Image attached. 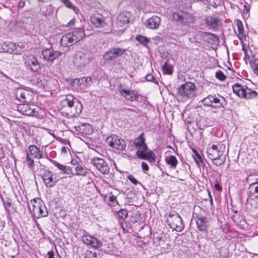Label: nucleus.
<instances>
[{
    "instance_id": "obj_34",
    "label": "nucleus",
    "mask_w": 258,
    "mask_h": 258,
    "mask_svg": "<svg viewBox=\"0 0 258 258\" xmlns=\"http://www.w3.org/2000/svg\"><path fill=\"white\" fill-rule=\"evenodd\" d=\"M75 169L76 175H77L84 176L88 173V170L80 164L77 165Z\"/></svg>"
},
{
    "instance_id": "obj_43",
    "label": "nucleus",
    "mask_w": 258,
    "mask_h": 258,
    "mask_svg": "<svg viewBox=\"0 0 258 258\" xmlns=\"http://www.w3.org/2000/svg\"><path fill=\"white\" fill-rule=\"evenodd\" d=\"M118 217L124 220L126 219L128 215V212L126 210L120 209L117 213Z\"/></svg>"
},
{
    "instance_id": "obj_54",
    "label": "nucleus",
    "mask_w": 258,
    "mask_h": 258,
    "mask_svg": "<svg viewBox=\"0 0 258 258\" xmlns=\"http://www.w3.org/2000/svg\"><path fill=\"white\" fill-rule=\"evenodd\" d=\"M78 159H73L71 160V163L74 165H80L78 164Z\"/></svg>"
},
{
    "instance_id": "obj_36",
    "label": "nucleus",
    "mask_w": 258,
    "mask_h": 258,
    "mask_svg": "<svg viewBox=\"0 0 258 258\" xmlns=\"http://www.w3.org/2000/svg\"><path fill=\"white\" fill-rule=\"evenodd\" d=\"M250 67L253 73L258 76V61L256 58H253L249 61Z\"/></svg>"
},
{
    "instance_id": "obj_15",
    "label": "nucleus",
    "mask_w": 258,
    "mask_h": 258,
    "mask_svg": "<svg viewBox=\"0 0 258 258\" xmlns=\"http://www.w3.org/2000/svg\"><path fill=\"white\" fill-rule=\"evenodd\" d=\"M91 163L103 174L106 175L109 173L110 168L103 159L93 158L91 160Z\"/></svg>"
},
{
    "instance_id": "obj_38",
    "label": "nucleus",
    "mask_w": 258,
    "mask_h": 258,
    "mask_svg": "<svg viewBox=\"0 0 258 258\" xmlns=\"http://www.w3.org/2000/svg\"><path fill=\"white\" fill-rule=\"evenodd\" d=\"M163 72L164 74L171 75L172 74V66L168 62H165L162 66Z\"/></svg>"
},
{
    "instance_id": "obj_58",
    "label": "nucleus",
    "mask_w": 258,
    "mask_h": 258,
    "mask_svg": "<svg viewBox=\"0 0 258 258\" xmlns=\"http://www.w3.org/2000/svg\"><path fill=\"white\" fill-rule=\"evenodd\" d=\"M208 195H209V198L210 199L211 205L212 206L213 205V199H212V198L210 192L209 191H208Z\"/></svg>"
},
{
    "instance_id": "obj_4",
    "label": "nucleus",
    "mask_w": 258,
    "mask_h": 258,
    "mask_svg": "<svg viewBox=\"0 0 258 258\" xmlns=\"http://www.w3.org/2000/svg\"><path fill=\"white\" fill-rule=\"evenodd\" d=\"M61 102L63 106L70 111L71 116H77L82 112V105L81 102L75 100L72 95H67Z\"/></svg>"
},
{
    "instance_id": "obj_35",
    "label": "nucleus",
    "mask_w": 258,
    "mask_h": 258,
    "mask_svg": "<svg viewBox=\"0 0 258 258\" xmlns=\"http://www.w3.org/2000/svg\"><path fill=\"white\" fill-rule=\"evenodd\" d=\"M165 161L168 165H170L171 168H175L178 163L176 158L173 155L166 157Z\"/></svg>"
},
{
    "instance_id": "obj_46",
    "label": "nucleus",
    "mask_w": 258,
    "mask_h": 258,
    "mask_svg": "<svg viewBox=\"0 0 258 258\" xmlns=\"http://www.w3.org/2000/svg\"><path fill=\"white\" fill-rule=\"evenodd\" d=\"M215 77L217 79L220 81H223L226 79L225 75L221 71L216 73Z\"/></svg>"
},
{
    "instance_id": "obj_11",
    "label": "nucleus",
    "mask_w": 258,
    "mask_h": 258,
    "mask_svg": "<svg viewBox=\"0 0 258 258\" xmlns=\"http://www.w3.org/2000/svg\"><path fill=\"white\" fill-rule=\"evenodd\" d=\"M29 209L32 211L37 218L45 217L48 215V212L45 206L41 202H37L35 199L30 201V204L28 205Z\"/></svg>"
},
{
    "instance_id": "obj_45",
    "label": "nucleus",
    "mask_w": 258,
    "mask_h": 258,
    "mask_svg": "<svg viewBox=\"0 0 258 258\" xmlns=\"http://www.w3.org/2000/svg\"><path fill=\"white\" fill-rule=\"evenodd\" d=\"M252 202L251 203V211L254 213L258 212V201L256 200H252Z\"/></svg>"
},
{
    "instance_id": "obj_22",
    "label": "nucleus",
    "mask_w": 258,
    "mask_h": 258,
    "mask_svg": "<svg viewBox=\"0 0 258 258\" xmlns=\"http://www.w3.org/2000/svg\"><path fill=\"white\" fill-rule=\"evenodd\" d=\"M130 13L128 12H123L117 17L116 24L118 27H122L127 24L129 20Z\"/></svg>"
},
{
    "instance_id": "obj_60",
    "label": "nucleus",
    "mask_w": 258,
    "mask_h": 258,
    "mask_svg": "<svg viewBox=\"0 0 258 258\" xmlns=\"http://www.w3.org/2000/svg\"><path fill=\"white\" fill-rule=\"evenodd\" d=\"M242 49L244 51L245 54L246 55L247 54V50L244 47L243 43H242Z\"/></svg>"
},
{
    "instance_id": "obj_1",
    "label": "nucleus",
    "mask_w": 258,
    "mask_h": 258,
    "mask_svg": "<svg viewBox=\"0 0 258 258\" xmlns=\"http://www.w3.org/2000/svg\"><path fill=\"white\" fill-rule=\"evenodd\" d=\"M14 95L19 101L25 102L17 106L18 110L22 114L33 116L41 118L43 117L44 111L33 104H29L33 99L34 94L31 91L23 87L17 88L14 90Z\"/></svg>"
},
{
    "instance_id": "obj_52",
    "label": "nucleus",
    "mask_w": 258,
    "mask_h": 258,
    "mask_svg": "<svg viewBox=\"0 0 258 258\" xmlns=\"http://www.w3.org/2000/svg\"><path fill=\"white\" fill-rule=\"evenodd\" d=\"M11 206V203L10 202H7L4 203V207L7 211H9V208Z\"/></svg>"
},
{
    "instance_id": "obj_61",
    "label": "nucleus",
    "mask_w": 258,
    "mask_h": 258,
    "mask_svg": "<svg viewBox=\"0 0 258 258\" xmlns=\"http://www.w3.org/2000/svg\"><path fill=\"white\" fill-rule=\"evenodd\" d=\"M0 75H1V77H6V78H7V76H6L5 74H4V73H1L0 74Z\"/></svg>"
},
{
    "instance_id": "obj_57",
    "label": "nucleus",
    "mask_w": 258,
    "mask_h": 258,
    "mask_svg": "<svg viewBox=\"0 0 258 258\" xmlns=\"http://www.w3.org/2000/svg\"><path fill=\"white\" fill-rule=\"evenodd\" d=\"M75 23L74 20H72L70 21V22L68 23V26H71L73 25Z\"/></svg>"
},
{
    "instance_id": "obj_25",
    "label": "nucleus",
    "mask_w": 258,
    "mask_h": 258,
    "mask_svg": "<svg viewBox=\"0 0 258 258\" xmlns=\"http://www.w3.org/2000/svg\"><path fill=\"white\" fill-rule=\"evenodd\" d=\"M42 179L46 186L49 187L54 186L56 183V181L52 177L51 172L49 171L46 172L42 175Z\"/></svg>"
},
{
    "instance_id": "obj_59",
    "label": "nucleus",
    "mask_w": 258,
    "mask_h": 258,
    "mask_svg": "<svg viewBox=\"0 0 258 258\" xmlns=\"http://www.w3.org/2000/svg\"><path fill=\"white\" fill-rule=\"evenodd\" d=\"M61 151L62 153H66L67 152V149H66V148L64 147H62L61 148Z\"/></svg>"
},
{
    "instance_id": "obj_30",
    "label": "nucleus",
    "mask_w": 258,
    "mask_h": 258,
    "mask_svg": "<svg viewBox=\"0 0 258 258\" xmlns=\"http://www.w3.org/2000/svg\"><path fill=\"white\" fill-rule=\"evenodd\" d=\"M219 22L218 19L214 17H208L206 19L207 25L212 28H216L218 25Z\"/></svg>"
},
{
    "instance_id": "obj_27",
    "label": "nucleus",
    "mask_w": 258,
    "mask_h": 258,
    "mask_svg": "<svg viewBox=\"0 0 258 258\" xmlns=\"http://www.w3.org/2000/svg\"><path fill=\"white\" fill-rule=\"evenodd\" d=\"M247 200L250 199L252 200V197H254L258 199V184H253V185H249L248 188Z\"/></svg>"
},
{
    "instance_id": "obj_2",
    "label": "nucleus",
    "mask_w": 258,
    "mask_h": 258,
    "mask_svg": "<svg viewBox=\"0 0 258 258\" xmlns=\"http://www.w3.org/2000/svg\"><path fill=\"white\" fill-rule=\"evenodd\" d=\"M134 143L137 149L136 154L139 158L147 160L151 163L155 162V156L153 152L148 148L145 143L144 133H142L138 138L135 139Z\"/></svg>"
},
{
    "instance_id": "obj_53",
    "label": "nucleus",
    "mask_w": 258,
    "mask_h": 258,
    "mask_svg": "<svg viewBox=\"0 0 258 258\" xmlns=\"http://www.w3.org/2000/svg\"><path fill=\"white\" fill-rule=\"evenodd\" d=\"M123 32V31L122 29H119L118 30H114L112 32V33L114 35H120V34H122Z\"/></svg>"
},
{
    "instance_id": "obj_8",
    "label": "nucleus",
    "mask_w": 258,
    "mask_h": 258,
    "mask_svg": "<svg viewBox=\"0 0 258 258\" xmlns=\"http://www.w3.org/2000/svg\"><path fill=\"white\" fill-rule=\"evenodd\" d=\"M167 223L171 228L177 232H180L184 229L182 220L176 211H172L169 213Z\"/></svg>"
},
{
    "instance_id": "obj_33",
    "label": "nucleus",
    "mask_w": 258,
    "mask_h": 258,
    "mask_svg": "<svg viewBox=\"0 0 258 258\" xmlns=\"http://www.w3.org/2000/svg\"><path fill=\"white\" fill-rule=\"evenodd\" d=\"M105 199H108V204L110 206L114 207L118 204L116 197L112 194V192H109L105 196Z\"/></svg>"
},
{
    "instance_id": "obj_14",
    "label": "nucleus",
    "mask_w": 258,
    "mask_h": 258,
    "mask_svg": "<svg viewBox=\"0 0 258 258\" xmlns=\"http://www.w3.org/2000/svg\"><path fill=\"white\" fill-rule=\"evenodd\" d=\"M91 84V78L89 77H84L74 79L72 83V86L78 91L86 89Z\"/></svg>"
},
{
    "instance_id": "obj_48",
    "label": "nucleus",
    "mask_w": 258,
    "mask_h": 258,
    "mask_svg": "<svg viewBox=\"0 0 258 258\" xmlns=\"http://www.w3.org/2000/svg\"><path fill=\"white\" fill-rule=\"evenodd\" d=\"M194 152L195 156H196V158H195L196 161L197 163L198 164L199 161L202 162V157L196 150H194Z\"/></svg>"
},
{
    "instance_id": "obj_51",
    "label": "nucleus",
    "mask_w": 258,
    "mask_h": 258,
    "mask_svg": "<svg viewBox=\"0 0 258 258\" xmlns=\"http://www.w3.org/2000/svg\"><path fill=\"white\" fill-rule=\"evenodd\" d=\"M202 34L203 36L210 37L211 38H212V37L217 38V37L215 35L210 33L203 32Z\"/></svg>"
},
{
    "instance_id": "obj_17",
    "label": "nucleus",
    "mask_w": 258,
    "mask_h": 258,
    "mask_svg": "<svg viewBox=\"0 0 258 258\" xmlns=\"http://www.w3.org/2000/svg\"><path fill=\"white\" fill-rule=\"evenodd\" d=\"M118 90L121 95L128 101L131 102L137 101L139 97L138 93L134 90L125 89L121 86L118 87Z\"/></svg>"
},
{
    "instance_id": "obj_39",
    "label": "nucleus",
    "mask_w": 258,
    "mask_h": 258,
    "mask_svg": "<svg viewBox=\"0 0 258 258\" xmlns=\"http://www.w3.org/2000/svg\"><path fill=\"white\" fill-rule=\"evenodd\" d=\"M61 1L65 5L66 7L69 9H73L76 14L79 13V10L76 7L73 6L69 0H61Z\"/></svg>"
},
{
    "instance_id": "obj_12",
    "label": "nucleus",
    "mask_w": 258,
    "mask_h": 258,
    "mask_svg": "<svg viewBox=\"0 0 258 258\" xmlns=\"http://www.w3.org/2000/svg\"><path fill=\"white\" fill-rule=\"evenodd\" d=\"M106 142L110 147L119 151L123 150L126 146L124 141L115 135L106 138Z\"/></svg>"
},
{
    "instance_id": "obj_7",
    "label": "nucleus",
    "mask_w": 258,
    "mask_h": 258,
    "mask_svg": "<svg viewBox=\"0 0 258 258\" xmlns=\"http://www.w3.org/2000/svg\"><path fill=\"white\" fill-rule=\"evenodd\" d=\"M233 92L240 98L250 99L255 97L257 93L246 86L236 83L232 85Z\"/></svg>"
},
{
    "instance_id": "obj_29",
    "label": "nucleus",
    "mask_w": 258,
    "mask_h": 258,
    "mask_svg": "<svg viewBox=\"0 0 258 258\" xmlns=\"http://www.w3.org/2000/svg\"><path fill=\"white\" fill-rule=\"evenodd\" d=\"M45 77L39 74L37 76L36 80H34V84L39 88H44L46 84Z\"/></svg>"
},
{
    "instance_id": "obj_49",
    "label": "nucleus",
    "mask_w": 258,
    "mask_h": 258,
    "mask_svg": "<svg viewBox=\"0 0 258 258\" xmlns=\"http://www.w3.org/2000/svg\"><path fill=\"white\" fill-rule=\"evenodd\" d=\"M86 258H98L96 252H89Z\"/></svg>"
},
{
    "instance_id": "obj_41",
    "label": "nucleus",
    "mask_w": 258,
    "mask_h": 258,
    "mask_svg": "<svg viewBox=\"0 0 258 258\" xmlns=\"http://www.w3.org/2000/svg\"><path fill=\"white\" fill-rule=\"evenodd\" d=\"M26 163L30 168L32 169L34 167V161L30 156L29 153H26Z\"/></svg>"
},
{
    "instance_id": "obj_5",
    "label": "nucleus",
    "mask_w": 258,
    "mask_h": 258,
    "mask_svg": "<svg viewBox=\"0 0 258 258\" xmlns=\"http://www.w3.org/2000/svg\"><path fill=\"white\" fill-rule=\"evenodd\" d=\"M85 36V34L83 31L77 29L63 35L61 39L60 43L64 47L71 46L81 40Z\"/></svg>"
},
{
    "instance_id": "obj_56",
    "label": "nucleus",
    "mask_w": 258,
    "mask_h": 258,
    "mask_svg": "<svg viewBox=\"0 0 258 258\" xmlns=\"http://www.w3.org/2000/svg\"><path fill=\"white\" fill-rule=\"evenodd\" d=\"M215 188L219 191L222 189V187L218 183L215 184Z\"/></svg>"
},
{
    "instance_id": "obj_20",
    "label": "nucleus",
    "mask_w": 258,
    "mask_h": 258,
    "mask_svg": "<svg viewBox=\"0 0 258 258\" xmlns=\"http://www.w3.org/2000/svg\"><path fill=\"white\" fill-rule=\"evenodd\" d=\"M41 54L44 60L49 61H52L61 54L59 51L54 50L52 48H47L42 50Z\"/></svg>"
},
{
    "instance_id": "obj_21",
    "label": "nucleus",
    "mask_w": 258,
    "mask_h": 258,
    "mask_svg": "<svg viewBox=\"0 0 258 258\" xmlns=\"http://www.w3.org/2000/svg\"><path fill=\"white\" fill-rule=\"evenodd\" d=\"M90 21L96 27L102 28L106 25L105 18L99 14L93 15L90 17Z\"/></svg>"
},
{
    "instance_id": "obj_28",
    "label": "nucleus",
    "mask_w": 258,
    "mask_h": 258,
    "mask_svg": "<svg viewBox=\"0 0 258 258\" xmlns=\"http://www.w3.org/2000/svg\"><path fill=\"white\" fill-rule=\"evenodd\" d=\"M236 22L238 31V37L239 39L241 41L245 40L246 34L244 30L243 24L241 21L239 20H237Z\"/></svg>"
},
{
    "instance_id": "obj_47",
    "label": "nucleus",
    "mask_w": 258,
    "mask_h": 258,
    "mask_svg": "<svg viewBox=\"0 0 258 258\" xmlns=\"http://www.w3.org/2000/svg\"><path fill=\"white\" fill-rule=\"evenodd\" d=\"M127 179L135 185H137L138 183H139V181L132 175H128Z\"/></svg>"
},
{
    "instance_id": "obj_18",
    "label": "nucleus",
    "mask_w": 258,
    "mask_h": 258,
    "mask_svg": "<svg viewBox=\"0 0 258 258\" xmlns=\"http://www.w3.org/2000/svg\"><path fill=\"white\" fill-rule=\"evenodd\" d=\"M82 240L84 243L93 248H97L102 245V243L100 240L87 233H84L82 235Z\"/></svg>"
},
{
    "instance_id": "obj_3",
    "label": "nucleus",
    "mask_w": 258,
    "mask_h": 258,
    "mask_svg": "<svg viewBox=\"0 0 258 258\" xmlns=\"http://www.w3.org/2000/svg\"><path fill=\"white\" fill-rule=\"evenodd\" d=\"M225 152V146L223 144L213 145L207 149L208 157L212 160V163L216 166L223 165L226 160L224 154Z\"/></svg>"
},
{
    "instance_id": "obj_31",
    "label": "nucleus",
    "mask_w": 258,
    "mask_h": 258,
    "mask_svg": "<svg viewBox=\"0 0 258 258\" xmlns=\"http://www.w3.org/2000/svg\"><path fill=\"white\" fill-rule=\"evenodd\" d=\"M12 49L9 51V53L19 54L23 51L24 46L23 45H20L16 43L13 42Z\"/></svg>"
},
{
    "instance_id": "obj_16",
    "label": "nucleus",
    "mask_w": 258,
    "mask_h": 258,
    "mask_svg": "<svg viewBox=\"0 0 258 258\" xmlns=\"http://www.w3.org/2000/svg\"><path fill=\"white\" fill-rule=\"evenodd\" d=\"M125 49L120 48H113L106 51L103 55V58L105 61H111L122 55Z\"/></svg>"
},
{
    "instance_id": "obj_55",
    "label": "nucleus",
    "mask_w": 258,
    "mask_h": 258,
    "mask_svg": "<svg viewBox=\"0 0 258 258\" xmlns=\"http://www.w3.org/2000/svg\"><path fill=\"white\" fill-rule=\"evenodd\" d=\"M48 257L47 258H55L54 257L53 252L52 251H48L47 253Z\"/></svg>"
},
{
    "instance_id": "obj_32",
    "label": "nucleus",
    "mask_w": 258,
    "mask_h": 258,
    "mask_svg": "<svg viewBox=\"0 0 258 258\" xmlns=\"http://www.w3.org/2000/svg\"><path fill=\"white\" fill-rule=\"evenodd\" d=\"M53 164L58 168V169L62 171L65 174H70L72 171V169L69 166L63 165L59 164L56 161H52Z\"/></svg>"
},
{
    "instance_id": "obj_23",
    "label": "nucleus",
    "mask_w": 258,
    "mask_h": 258,
    "mask_svg": "<svg viewBox=\"0 0 258 258\" xmlns=\"http://www.w3.org/2000/svg\"><path fill=\"white\" fill-rule=\"evenodd\" d=\"M196 223L198 230L202 232L207 230L209 226V221L204 216H199L196 218Z\"/></svg>"
},
{
    "instance_id": "obj_50",
    "label": "nucleus",
    "mask_w": 258,
    "mask_h": 258,
    "mask_svg": "<svg viewBox=\"0 0 258 258\" xmlns=\"http://www.w3.org/2000/svg\"><path fill=\"white\" fill-rule=\"evenodd\" d=\"M142 169L144 171H147L149 170V166H148V164L145 162H143L142 163Z\"/></svg>"
},
{
    "instance_id": "obj_42",
    "label": "nucleus",
    "mask_w": 258,
    "mask_h": 258,
    "mask_svg": "<svg viewBox=\"0 0 258 258\" xmlns=\"http://www.w3.org/2000/svg\"><path fill=\"white\" fill-rule=\"evenodd\" d=\"M13 44V42H4V44H3L2 45V47H3V49L9 53V51H10V50H12V45Z\"/></svg>"
},
{
    "instance_id": "obj_13",
    "label": "nucleus",
    "mask_w": 258,
    "mask_h": 258,
    "mask_svg": "<svg viewBox=\"0 0 258 258\" xmlns=\"http://www.w3.org/2000/svg\"><path fill=\"white\" fill-rule=\"evenodd\" d=\"M172 18L176 22L182 24H187L193 21L192 15L185 11H177L173 13Z\"/></svg>"
},
{
    "instance_id": "obj_26",
    "label": "nucleus",
    "mask_w": 258,
    "mask_h": 258,
    "mask_svg": "<svg viewBox=\"0 0 258 258\" xmlns=\"http://www.w3.org/2000/svg\"><path fill=\"white\" fill-rule=\"evenodd\" d=\"M30 156L31 155L35 158L40 159L42 158V152L40 149L35 145H30L28 149V152Z\"/></svg>"
},
{
    "instance_id": "obj_44",
    "label": "nucleus",
    "mask_w": 258,
    "mask_h": 258,
    "mask_svg": "<svg viewBox=\"0 0 258 258\" xmlns=\"http://www.w3.org/2000/svg\"><path fill=\"white\" fill-rule=\"evenodd\" d=\"M146 79L147 81L153 82L155 84H158V79L152 74H147L146 76Z\"/></svg>"
},
{
    "instance_id": "obj_19",
    "label": "nucleus",
    "mask_w": 258,
    "mask_h": 258,
    "mask_svg": "<svg viewBox=\"0 0 258 258\" xmlns=\"http://www.w3.org/2000/svg\"><path fill=\"white\" fill-rule=\"evenodd\" d=\"M25 64L33 72H38L41 69L40 64L38 62L37 58L33 55L27 56Z\"/></svg>"
},
{
    "instance_id": "obj_9",
    "label": "nucleus",
    "mask_w": 258,
    "mask_h": 258,
    "mask_svg": "<svg viewBox=\"0 0 258 258\" xmlns=\"http://www.w3.org/2000/svg\"><path fill=\"white\" fill-rule=\"evenodd\" d=\"M92 60V58L88 51L83 48L77 52L73 59L74 64L78 68L85 66Z\"/></svg>"
},
{
    "instance_id": "obj_6",
    "label": "nucleus",
    "mask_w": 258,
    "mask_h": 258,
    "mask_svg": "<svg viewBox=\"0 0 258 258\" xmlns=\"http://www.w3.org/2000/svg\"><path fill=\"white\" fill-rule=\"evenodd\" d=\"M178 94L184 100L196 97L197 88L194 83L188 82L180 85L177 89Z\"/></svg>"
},
{
    "instance_id": "obj_10",
    "label": "nucleus",
    "mask_w": 258,
    "mask_h": 258,
    "mask_svg": "<svg viewBox=\"0 0 258 258\" xmlns=\"http://www.w3.org/2000/svg\"><path fill=\"white\" fill-rule=\"evenodd\" d=\"M224 101V97L220 95L217 96L216 95L211 94L209 95L201 101L203 105L214 108H219L223 106Z\"/></svg>"
},
{
    "instance_id": "obj_40",
    "label": "nucleus",
    "mask_w": 258,
    "mask_h": 258,
    "mask_svg": "<svg viewBox=\"0 0 258 258\" xmlns=\"http://www.w3.org/2000/svg\"><path fill=\"white\" fill-rule=\"evenodd\" d=\"M136 40L144 46H146L149 42V39L146 37L142 35L137 36L136 37Z\"/></svg>"
},
{
    "instance_id": "obj_24",
    "label": "nucleus",
    "mask_w": 258,
    "mask_h": 258,
    "mask_svg": "<svg viewBox=\"0 0 258 258\" xmlns=\"http://www.w3.org/2000/svg\"><path fill=\"white\" fill-rule=\"evenodd\" d=\"M160 21L161 20L159 17L154 16L146 21L145 25L147 28L152 29H156L160 24Z\"/></svg>"
},
{
    "instance_id": "obj_37",
    "label": "nucleus",
    "mask_w": 258,
    "mask_h": 258,
    "mask_svg": "<svg viewBox=\"0 0 258 258\" xmlns=\"http://www.w3.org/2000/svg\"><path fill=\"white\" fill-rule=\"evenodd\" d=\"M247 182L249 183V185H253V184H258V175L252 174L249 175L247 178Z\"/></svg>"
}]
</instances>
